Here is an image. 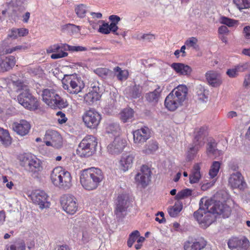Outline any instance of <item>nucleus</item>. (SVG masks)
<instances>
[{
  "label": "nucleus",
  "mask_w": 250,
  "mask_h": 250,
  "mask_svg": "<svg viewBox=\"0 0 250 250\" xmlns=\"http://www.w3.org/2000/svg\"><path fill=\"white\" fill-rule=\"evenodd\" d=\"M203 200L201 199L200 208L193 214L194 218L203 228H207L212 224L215 214L222 215L224 218H227L230 215L229 208L220 201L208 199L206 200L204 204Z\"/></svg>",
  "instance_id": "obj_1"
},
{
  "label": "nucleus",
  "mask_w": 250,
  "mask_h": 250,
  "mask_svg": "<svg viewBox=\"0 0 250 250\" xmlns=\"http://www.w3.org/2000/svg\"><path fill=\"white\" fill-rule=\"evenodd\" d=\"M103 179L104 175L101 169L91 167L82 172L80 182L85 189L92 190L97 188Z\"/></svg>",
  "instance_id": "obj_2"
},
{
  "label": "nucleus",
  "mask_w": 250,
  "mask_h": 250,
  "mask_svg": "<svg viewBox=\"0 0 250 250\" xmlns=\"http://www.w3.org/2000/svg\"><path fill=\"white\" fill-rule=\"evenodd\" d=\"M188 91V88L184 85H180L173 89L165 99L166 107L169 111H174L182 106L186 99Z\"/></svg>",
  "instance_id": "obj_3"
},
{
  "label": "nucleus",
  "mask_w": 250,
  "mask_h": 250,
  "mask_svg": "<svg viewBox=\"0 0 250 250\" xmlns=\"http://www.w3.org/2000/svg\"><path fill=\"white\" fill-rule=\"evenodd\" d=\"M50 178L53 185L60 189H68L72 186V177L69 172L62 167H57L52 170Z\"/></svg>",
  "instance_id": "obj_4"
},
{
  "label": "nucleus",
  "mask_w": 250,
  "mask_h": 250,
  "mask_svg": "<svg viewBox=\"0 0 250 250\" xmlns=\"http://www.w3.org/2000/svg\"><path fill=\"white\" fill-rule=\"evenodd\" d=\"M97 139L92 135L85 136L79 144L77 152L81 157H89L96 151Z\"/></svg>",
  "instance_id": "obj_5"
},
{
  "label": "nucleus",
  "mask_w": 250,
  "mask_h": 250,
  "mask_svg": "<svg viewBox=\"0 0 250 250\" xmlns=\"http://www.w3.org/2000/svg\"><path fill=\"white\" fill-rule=\"evenodd\" d=\"M17 99L20 104L30 110H37L40 106L38 99L30 93L28 88L21 93Z\"/></svg>",
  "instance_id": "obj_6"
},
{
  "label": "nucleus",
  "mask_w": 250,
  "mask_h": 250,
  "mask_svg": "<svg viewBox=\"0 0 250 250\" xmlns=\"http://www.w3.org/2000/svg\"><path fill=\"white\" fill-rule=\"evenodd\" d=\"M101 119V115L94 109L86 111L83 116V120L85 125L89 128H96Z\"/></svg>",
  "instance_id": "obj_7"
},
{
  "label": "nucleus",
  "mask_w": 250,
  "mask_h": 250,
  "mask_svg": "<svg viewBox=\"0 0 250 250\" xmlns=\"http://www.w3.org/2000/svg\"><path fill=\"white\" fill-rule=\"evenodd\" d=\"M62 87L68 93L77 94L81 92L84 87V84L82 81L77 78L71 79L69 77L68 80H62Z\"/></svg>",
  "instance_id": "obj_8"
},
{
  "label": "nucleus",
  "mask_w": 250,
  "mask_h": 250,
  "mask_svg": "<svg viewBox=\"0 0 250 250\" xmlns=\"http://www.w3.org/2000/svg\"><path fill=\"white\" fill-rule=\"evenodd\" d=\"M60 202L63 209L66 213L73 214L77 211L78 204L77 200L74 196L70 194L63 195L61 198Z\"/></svg>",
  "instance_id": "obj_9"
},
{
  "label": "nucleus",
  "mask_w": 250,
  "mask_h": 250,
  "mask_svg": "<svg viewBox=\"0 0 250 250\" xmlns=\"http://www.w3.org/2000/svg\"><path fill=\"white\" fill-rule=\"evenodd\" d=\"M43 141L46 146L57 148L61 147L62 145L61 136L57 131L53 130H48L46 131Z\"/></svg>",
  "instance_id": "obj_10"
},
{
  "label": "nucleus",
  "mask_w": 250,
  "mask_h": 250,
  "mask_svg": "<svg viewBox=\"0 0 250 250\" xmlns=\"http://www.w3.org/2000/svg\"><path fill=\"white\" fill-rule=\"evenodd\" d=\"M33 202L39 206L41 209L48 208L50 202L48 200V195L43 190H36L31 194Z\"/></svg>",
  "instance_id": "obj_11"
},
{
  "label": "nucleus",
  "mask_w": 250,
  "mask_h": 250,
  "mask_svg": "<svg viewBox=\"0 0 250 250\" xmlns=\"http://www.w3.org/2000/svg\"><path fill=\"white\" fill-rule=\"evenodd\" d=\"M228 245L231 250H250V242L246 238L232 237L229 240Z\"/></svg>",
  "instance_id": "obj_12"
},
{
  "label": "nucleus",
  "mask_w": 250,
  "mask_h": 250,
  "mask_svg": "<svg viewBox=\"0 0 250 250\" xmlns=\"http://www.w3.org/2000/svg\"><path fill=\"white\" fill-rule=\"evenodd\" d=\"M134 142L138 146L143 145L151 136L150 129L147 127H142L133 133Z\"/></svg>",
  "instance_id": "obj_13"
},
{
  "label": "nucleus",
  "mask_w": 250,
  "mask_h": 250,
  "mask_svg": "<svg viewBox=\"0 0 250 250\" xmlns=\"http://www.w3.org/2000/svg\"><path fill=\"white\" fill-rule=\"evenodd\" d=\"M126 145V141L120 138L116 137L107 147V151L112 155H118L124 150Z\"/></svg>",
  "instance_id": "obj_14"
},
{
  "label": "nucleus",
  "mask_w": 250,
  "mask_h": 250,
  "mask_svg": "<svg viewBox=\"0 0 250 250\" xmlns=\"http://www.w3.org/2000/svg\"><path fill=\"white\" fill-rule=\"evenodd\" d=\"M229 184L233 188L244 190L247 187L244 178L239 172L232 173L229 179Z\"/></svg>",
  "instance_id": "obj_15"
},
{
  "label": "nucleus",
  "mask_w": 250,
  "mask_h": 250,
  "mask_svg": "<svg viewBox=\"0 0 250 250\" xmlns=\"http://www.w3.org/2000/svg\"><path fill=\"white\" fill-rule=\"evenodd\" d=\"M101 97V91L98 83H94L92 86V90L84 97V101L89 105L100 100Z\"/></svg>",
  "instance_id": "obj_16"
},
{
  "label": "nucleus",
  "mask_w": 250,
  "mask_h": 250,
  "mask_svg": "<svg viewBox=\"0 0 250 250\" xmlns=\"http://www.w3.org/2000/svg\"><path fill=\"white\" fill-rule=\"evenodd\" d=\"M151 171L146 166H143L141 171L135 176L136 181L139 182L143 187L147 186L150 181Z\"/></svg>",
  "instance_id": "obj_17"
},
{
  "label": "nucleus",
  "mask_w": 250,
  "mask_h": 250,
  "mask_svg": "<svg viewBox=\"0 0 250 250\" xmlns=\"http://www.w3.org/2000/svg\"><path fill=\"white\" fill-rule=\"evenodd\" d=\"M129 202V197L126 194H121L118 196L116 207L114 211L118 217H121L122 213L126 210Z\"/></svg>",
  "instance_id": "obj_18"
},
{
  "label": "nucleus",
  "mask_w": 250,
  "mask_h": 250,
  "mask_svg": "<svg viewBox=\"0 0 250 250\" xmlns=\"http://www.w3.org/2000/svg\"><path fill=\"white\" fill-rule=\"evenodd\" d=\"M12 129L18 135L24 136L27 135L31 128L30 124L24 120H21L19 123L15 122L12 125Z\"/></svg>",
  "instance_id": "obj_19"
},
{
  "label": "nucleus",
  "mask_w": 250,
  "mask_h": 250,
  "mask_svg": "<svg viewBox=\"0 0 250 250\" xmlns=\"http://www.w3.org/2000/svg\"><path fill=\"white\" fill-rule=\"evenodd\" d=\"M206 80L209 84L214 87L219 86L222 83V80L220 74L216 71L210 70L205 74Z\"/></svg>",
  "instance_id": "obj_20"
},
{
  "label": "nucleus",
  "mask_w": 250,
  "mask_h": 250,
  "mask_svg": "<svg viewBox=\"0 0 250 250\" xmlns=\"http://www.w3.org/2000/svg\"><path fill=\"white\" fill-rule=\"evenodd\" d=\"M207 246V241L203 238L195 241L188 240L184 243L185 250H201Z\"/></svg>",
  "instance_id": "obj_21"
},
{
  "label": "nucleus",
  "mask_w": 250,
  "mask_h": 250,
  "mask_svg": "<svg viewBox=\"0 0 250 250\" xmlns=\"http://www.w3.org/2000/svg\"><path fill=\"white\" fill-rule=\"evenodd\" d=\"M135 156L133 154H125L123 155L120 161L121 168L124 171H127L132 167Z\"/></svg>",
  "instance_id": "obj_22"
},
{
  "label": "nucleus",
  "mask_w": 250,
  "mask_h": 250,
  "mask_svg": "<svg viewBox=\"0 0 250 250\" xmlns=\"http://www.w3.org/2000/svg\"><path fill=\"white\" fill-rule=\"evenodd\" d=\"M205 133L206 130L204 127H201L199 128H196L194 132V136L192 143H194V144H196V145L202 147L205 143Z\"/></svg>",
  "instance_id": "obj_23"
},
{
  "label": "nucleus",
  "mask_w": 250,
  "mask_h": 250,
  "mask_svg": "<svg viewBox=\"0 0 250 250\" xmlns=\"http://www.w3.org/2000/svg\"><path fill=\"white\" fill-rule=\"evenodd\" d=\"M16 64L15 58L13 56H3L0 70L1 72H6L11 69Z\"/></svg>",
  "instance_id": "obj_24"
},
{
  "label": "nucleus",
  "mask_w": 250,
  "mask_h": 250,
  "mask_svg": "<svg viewBox=\"0 0 250 250\" xmlns=\"http://www.w3.org/2000/svg\"><path fill=\"white\" fill-rule=\"evenodd\" d=\"M142 87L137 84L129 86L125 89L127 96L131 99L139 98L142 96Z\"/></svg>",
  "instance_id": "obj_25"
},
{
  "label": "nucleus",
  "mask_w": 250,
  "mask_h": 250,
  "mask_svg": "<svg viewBox=\"0 0 250 250\" xmlns=\"http://www.w3.org/2000/svg\"><path fill=\"white\" fill-rule=\"evenodd\" d=\"M171 67L177 73L183 75H190L191 72V68L182 63H173L171 65Z\"/></svg>",
  "instance_id": "obj_26"
},
{
  "label": "nucleus",
  "mask_w": 250,
  "mask_h": 250,
  "mask_svg": "<svg viewBox=\"0 0 250 250\" xmlns=\"http://www.w3.org/2000/svg\"><path fill=\"white\" fill-rule=\"evenodd\" d=\"M42 162L37 158L32 157L30 163L28 164V167L26 170L29 172L35 173L42 171Z\"/></svg>",
  "instance_id": "obj_27"
},
{
  "label": "nucleus",
  "mask_w": 250,
  "mask_h": 250,
  "mask_svg": "<svg viewBox=\"0 0 250 250\" xmlns=\"http://www.w3.org/2000/svg\"><path fill=\"white\" fill-rule=\"evenodd\" d=\"M58 94H56L54 90L45 89L42 93V100L49 106L52 105L54 99Z\"/></svg>",
  "instance_id": "obj_28"
},
{
  "label": "nucleus",
  "mask_w": 250,
  "mask_h": 250,
  "mask_svg": "<svg viewBox=\"0 0 250 250\" xmlns=\"http://www.w3.org/2000/svg\"><path fill=\"white\" fill-rule=\"evenodd\" d=\"M217 144L214 140H211L207 144V153L208 156L217 158L222 154V151L216 148Z\"/></svg>",
  "instance_id": "obj_29"
},
{
  "label": "nucleus",
  "mask_w": 250,
  "mask_h": 250,
  "mask_svg": "<svg viewBox=\"0 0 250 250\" xmlns=\"http://www.w3.org/2000/svg\"><path fill=\"white\" fill-rule=\"evenodd\" d=\"M161 91L160 87L158 86L153 91L146 93L145 98L146 101L150 103H157L160 97Z\"/></svg>",
  "instance_id": "obj_30"
},
{
  "label": "nucleus",
  "mask_w": 250,
  "mask_h": 250,
  "mask_svg": "<svg viewBox=\"0 0 250 250\" xmlns=\"http://www.w3.org/2000/svg\"><path fill=\"white\" fill-rule=\"evenodd\" d=\"M26 245L23 240L21 239H16L10 244L6 246L7 250H25Z\"/></svg>",
  "instance_id": "obj_31"
},
{
  "label": "nucleus",
  "mask_w": 250,
  "mask_h": 250,
  "mask_svg": "<svg viewBox=\"0 0 250 250\" xmlns=\"http://www.w3.org/2000/svg\"><path fill=\"white\" fill-rule=\"evenodd\" d=\"M11 144V139L8 131L0 127V145L7 146Z\"/></svg>",
  "instance_id": "obj_32"
},
{
  "label": "nucleus",
  "mask_w": 250,
  "mask_h": 250,
  "mask_svg": "<svg viewBox=\"0 0 250 250\" xmlns=\"http://www.w3.org/2000/svg\"><path fill=\"white\" fill-rule=\"evenodd\" d=\"M134 116V111L130 108L123 109L120 113V119L124 123L131 121Z\"/></svg>",
  "instance_id": "obj_33"
},
{
  "label": "nucleus",
  "mask_w": 250,
  "mask_h": 250,
  "mask_svg": "<svg viewBox=\"0 0 250 250\" xmlns=\"http://www.w3.org/2000/svg\"><path fill=\"white\" fill-rule=\"evenodd\" d=\"M200 169V167L198 164L194 166L191 173L189 175V181L191 184L199 182L201 178Z\"/></svg>",
  "instance_id": "obj_34"
},
{
  "label": "nucleus",
  "mask_w": 250,
  "mask_h": 250,
  "mask_svg": "<svg viewBox=\"0 0 250 250\" xmlns=\"http://www.w3.org/2000/svg\"><path fill=\"white\" fill-rule=\"evenodd\" d=\"M183 208V203L182 202L177 201L172 207L168 208V212L172 217H176Z\"/></svg>",
  "instance_id": "obj_35"
},
{
  "label": "nucleus",
  "mask_w": 250,
  "mask_h": 250,
  "mask_svg": "<svg viewBox=\"0 0 250 250\" xmlns=\"http://www.w3.org/2000/svg\"><path fill=\"white\" fill-rule=\"evenodd\" d=\"M202 146H197L196 144H194L192 143L188 148V150L187 153V159L188 161H190L194 159L197 152L199 151Z\"/></svg>",
  "instance_id": "obj_36"
},
{
  "label": "nucleus",
  "mask_w": 250,
  "mask_h": 250,
  "mask_svg": "<svg viewBox=\"0 0 250 250\" xmlns=\"http://www.w3.org/2000/svg\"><path fill=\"white\" fill-rule=\"evenodd\" d=\"M68 106V103L66 101L62 98L59 95H58L56 98L54 99V102L52 103V105L50 106L52 108H59L62 109L65 108Z\"/></svg>",
  "instance_id": "obj_37"
},
{
  "label": "nucleus",
  "mask_w": 250,
  "mask_h": 250,
  "mask_svg": "<svg viewBox=\"0 0 250 250\" xmlns=\"http://www.w3.org/2000/svg\"><path fill=\"white\" fill-rule=\"evenodd\" d=\"M62 29L63 31L66 32L68 33H78L80 31V26L73 24L68 23L63 25Z\"/></svg>",
  "instance_id": "obj_38"
},
{
  "label": "nucleus",
  "mask_w": 250,
  "mask_h": 250,
  "mask_svg": "<svg viewBox=\"0 0 250 250\" xmlns=\"http://www.w3.org/2000/svg\"><path fill=\"white\" fill-rule=\"evenodd\" d=\"M103 24L101 25L98 29V31L102 34H108L110 32H113L114 34L117 35H120V34L116 31H113L111 28V26H109L108 23L102 21Z\"/></svg>",
  "instance_id": "obj_39"
},
{
  "label": "nucleus",
  "mask_w": 250,
  "mask_h": 250,
  "mask_svg": "<svg viewBox=\"0 0 250 250\" xmlns=\"http://www.w3.org/2000/svg\"><path fill=\"white\" fill-rule=\"evenodd\" d=\"M158 148V144L156 142L152 141L146 146L143 150V152L146 154H149L155 151Z\"/></svg>",
  "instance_id": "obj_40"
},
{
  "label": "nucleus",
  "mask_w": 250,
  "mask_h": 250,
  "mask_svg": "<svg viewBox=\"0 0 250 250\" xmlns=\"http://www.w3.org/2000/svg\"><path fill=\"white\" fill-rule=\"evenodd\" d=\"M221 163L218 161H214L209 171V175L211 178L215 177L218 174L220 168Z\"/></svg>",
  "instance_id": "obj_41"
},
{
  "label": "nucleus",
  "mask_w": 250,
  "mask_h": 250,
  "mask_svg": "<svg viewBox=\"0 0 250 250\" xmlns=\"http://www.w3.org/2000/svg\"><path fill=\"white\" fill-rule=\"evenodd\" d=\"M140 232L135 230L132 231L129 235L128 239L127 242V246L129 248H131L134 243L137 240L138 238L140 236Z\"/></svg>",
  "instance_id": "obj_42"
},
{
  "label": "nucleus",
  "mask_w": 250,
  "mask_h": 250,
  "mask_svg": "<svg viewBox=\"0 0 250 250\" xmlns=\"http://www.w3.org/2000/svg\"><path fill=\"white\" fill-rule=\"evenodd\" d=\"M233 2L240 10L250 8V0H233Z\"/></svg>",
  "instance_id": "obj_43"
},
{
  "label": "nucleus",
  "mask_w": 250,
  "mask_h": 250,
  "mask_svg": "<svg viewBox=\"0 0 250 250\" xmlns=\"http://www.w3.org/2000/svg\"><path fill=\"white\" fill-rule=\"evenodd\" d=\"M192 190L189 188H186L178 192L175 195V199L179 201L191 195Z\"/></svg>",
  "instance_id": "obj_44"
},
{
  "label": "nucleus",
  "mask_w": 250,
  "mask_h": 250,
  "mask_svg": "<svg viewBox=\"0 0 250 250\" xmlns=\"http://www.w3.org/2000/svg\"><path fill=\"white\" fill-rule=\"evenodd\" d=\"M114 71L117 73L116 76L120 81L126 80L128 77V72L126 70H122L119 66L115 67Z\"/></svg>",
  "instance_id": "obj_45"
},
{
  "label": "nucleus",
  "mask_w": 250,
  "mask_h": 250,
  "mask_svg": "<svg viewBox=\"0 0 250 250\" xmlns=\"http://www.w3.org/2000/svg\"><path fill=\"white\" fill-rule=\"evenodd\" d=\"M120 130L119 125L117 123H110L106 127V132L108 134H115Z\"/></svg>",
  "instance_id": "obj_46"
},
{
  "label": "nucleus",
  "mask_w": 250,
  "mask_h": 250,
  "mask_svg": "<svg viewBox=\"0 0 250 250\" xmlns=\"http://www.w3.org/2000/svg\"><path fill=\"white\" fill-rule=\"evenodd\" d=\"M109 20L111 21L109 26H111V28L113 31H117L118 27L117 24L120 21V18L117 15H111L109 17Z\"/></svg>",
  "instance_id": "obj_47"
},
{
  "label": "nucleus",
  "mask_w": 250,
  "mask_h": 250,
  "mask_svg": "<svg viewBox=\"0 0 250 250\" xmlns=\"http://www.w3.org/2000/svg\"><path fill=\"white\" fill-rule=\"evenodd\" d=\"M32 158V156L28 154H24L21 155L20 158L21 166L24 167L26 169Z\"/></svg>",
  "instance_id": "obj_48"
},
{
  "label": "nucleus",
  "mask_w": 250,
  "mask_h": 250,
  "mask_svg": "<svg viewBox=\"0 0 250 250\" xmlns=\"http://www.w3.org/2000/svg\"><path fill=\"white\" fill-rule=\"evenodd\" d=\"M208 91L202 86H200L197 91V94L199 100L205 101L208 99Z\"/></svg>",
  "instance_id": "obj_49"
},
{
  "label": "nucleus",
  "mask_w": 250,
  "mask_h": 250,
  "mask_svg": "<svg viewBox=\"0 0 250 250\" xmlns=\"http://www.w3.org/2000/svg\"><path fill=\"white\" fill-rule=\"evenodd\" d=\"M75 11L79 17L81 18H83L85 16L86 12L85 6L83 4L78 5L75 8Z\"/></svg>",
  "instance_id": "obj_50"
},
{
  "label": "nucleus",
  "mask_w": 250,
  "mask_h": 250,
  "mask_svg": "<svg viewBox=\"0 0 250 250\" xmlns=\"http://www.w3.org/2000/svg\"><path fill=\"white\" fill-rule=\"evenodd\" d=\"M109 70L106 68H98L94 70L95 74L102 78H105Z\"/></svg>",
  "instance_id": "obj_51"
},
{
  "label": "nucleus",
  "mask_w": 250,
  "mask_h": 250,
  "mask_svg": "<svg viewBox=\"0 0 250 250\" xmlns=\"http://www.w3.org/2000/svg\"><path fill=\"white\" fill-rule=\"evenodd\" d=\"M235 67L238 73L242 72L247 70L250 68V64L248 62L241 63L236 65Z\"/></svg>",
  "instance_id": "obj_52"
},
{
  "label": "nucleus",
  "mask_w": 250,
  "mask_h": 250,
  "mask_svg": "<svg viewBox=\"0 0 250 250\" xmlns=\"http://www.w3.org/2000/svg\"><path fill=\"white\" fill-rule=\"evenodd\" d=\"M236 22V21L225 17H222L221 18V23L229 27L233 26Z\"/></svg>",
  "instance_id": "obj_53"
},
{
  "label": "nucleus",
  "mask_w": 250,
  "mask_h": 250,
  "mask_svg": "<svg viewBox=\"0 0 250 250\" xmlns=\"http://www.w3.org/2000/svg\"><path fill=\"white\" fill-rule=\"evenodd\" d=\"M12 83L17 88L18 90L21 89L24 91L26 88H27L26 85L21 80H12Z\"/></svg>",
  "instance_id": "obj_54"
},
{
  "label": "nucleus",
  "mask_w": 250,
  "mask_h": 250,
  "mask_svg": "<svg viewBox=\"0 0 250 250\" xmlns=\"http://www.w3.org/2000/svg\"><path fill=\"white\" fill-rule=\"evenodd\" d=\"M91 239V233L90 231L87 230L83 231L82 241L84 244L88 243Z\"/></svg>",
  "instance_id": "obj_55"
},
{
  "label": "nucleus",
  "mask_w": 250,
  "mask_h": 250,
  "mask_svg": "<svg viewBox=\"0 0 250 250\" xmlns=\"http://www.w3.org/2000/svg\"><path fill=\"white\" fill-rule=\"evenodd\" d=\"M198 42V40L195 37H191L188 39L185 42V44L189 47H192L196 48V45Z\"/></svg>",
  "instance_id": "obj_56"
},
{
  "label": "nucleus",
  "mask_w": 250,
  "mask_h": 250,
  "mask_svg": "<svg viewBox=\"0 0 250 250\" xmlns=\"http://www.w3.org/2000/svg\"><path fill=\"white\" fill-rule=\"evenodd\" d=\"M68 53L67 52L62 51L61 50L60 52H56L54 54H52L51 55V58L52 59H57L60 58H62L63 57H65L68 56Z\"/></svg>",
  "instance_id": "obj_57"
},
{
  "label": "nucleus",
  "mask_w": 250,
  "mask_h": 250,
  "mask_svg": "<svg viewBox=\"0 0 250 250\" xmlns=\"http://www.w3.org/2000/svg\"><path fill=\"white\" fill-rule=\"evenodd\" d=\"M226 73L230 78L236 77L238 75L235 67L233 68L228 69Z\"/></svg>",
  "instance_id": "obj_58"
},
{
  "label": "nucleus",
  "mask_w": 250,
  "mask_h": 250,
  "mask_svg": "<svg viewBox=\"0 0 250 250\" xmlns=\"http://www.w3.org/2000/svg\"><path fill=\"white\" fill-rule=\"evenodd\" d=\"M86 47L82 46H72L71 52H83L87 51Z\"/></svg>",
  "instance_id": "obj_59"
},
{
  "label": "nucleus",
  "mask_w": 250,
  "mask_h": 250,
  "mask_svg": "<svg viewBox=\"0 0 250 250\" xmlns=\"http://www.w3.org/2000/svg\"><path fill=\"white\" fill-rule=\"evenodd\" d=\"M18 37V31L17 29H12L10 31H9V33L8 34L7 37L8 38H11L12 39H16Z\"/></svg>",
  "instance_id": "obj_60"
},
{
  "label": "nucleus",
  "mask_w": 250,
  "mask_h": 250,
  "mask_svg": "<svg viewBox=\"0 0 250 250\" xmlns=\"http://www.w3.org/2000/svg\"><path fill=\"white\" fill-rule=\"evenodd\" d=\"M57 115H60L61 119H58V121L60 124L65 123L67 121V118L65 117V114L61 111H59L57 113Z\"/></svg>",
  "instance_id": "obj_61"
},
{
  "label": "nucleus",
  "mask_w": 250,
  "mask_h": 250,
  "mask_svg": "<svg viewBox=\"0 0 250 250\" xmlns=\"http://www.w3.org/2000/svg\"><path fill=\"white\" fill-rule=\"evenodd\" d=\"M243 33L245 37L247 39H250V26H247L244 28Z\"/></svg>",
  "instance_id": "obj_62"
},
{
  "label": "nucleus",
  "mask_w": 250,
  "mask_h": 250,
  "mask_svg": "<svg viewBox=\"0 0 250 250\" xmlns=\"http://www.w3.org/2000/svg\"><path fill=\"white\" fill-rule=\"evenodd\" d=\"M17 31L18 35L19 36H24L28 33V30L25 28L18 29Z\"/></svg>",
  "instance_id": "obj_63"
},
{
  "label": "nucleus",
  "mask_w": 250,
  "mask_h": 250,
  "mask_svg": "<svg viewBox=\"0 0 250 250\" xmlns=\"http://www.w3.org/2000/svg\"><path fill=\"white\" fill-rule=\"evenodd\" d=\"M250 85V73L245 76L243 85L245 87L248 86Z\"/></svg>",
  "instance_id": "obj_64"
}]
</instances>
